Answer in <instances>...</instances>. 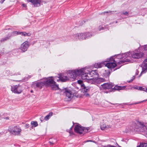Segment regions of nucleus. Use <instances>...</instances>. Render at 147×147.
Instances as JSON below:
<instances>
[{
  "label": "nucleus",
  "instance_id": "obj_27",
  "mask_svg": "<svg viewBox=\"0 0 147 147\" xmlns=\"http://www.w3.org/2000/svg\"><path fill=\"white\" fill-rule=\"evenodd\" d=\"M100 128L102 130H104V129H107V127L105 125L103 124L102 125H101Z\"/></svg>",
  "mask_w": 147,
  "mask_h": 147
},
{
  "label": "nucleus",
  "instance_id": "obj_44",
  "mask_svg": "<svg viewBox=\"0 0 147 147\" xmlns=\"http://www.w3.org/2000/svg\"><path fill=\"white\" fill-rule=\"evenodd\" d=\"M4 119H6V120H8L9 119V118L8 117H5Z\"/></svg>",
  "mask_w": 147,
  "mask_h": 147
},
{
  "label": "nucleus",
  "instance_id": "obj_49",
  "mask_svg": "<svg viewBox=\"0 0 147 147\" xmlns=\"http://www.w3.org/2000/svg\"><path fill=\"white\" fill-rule=\"evenodd\" d=\"M72 129V127L70 128V129L71 130Z\"/></svg>",
  "mask_w": 147,
  "mask_h": 147
},
{
  "label": "nucleus",
  "instance_id": "obj_50",
  "mask_svg": "<svg viewBox=\"0 0 147 147\" xmlns=\"http://www.w3.org/2000/svg\"><path fill=\"white\" fill-rule=\"evenodd\" d=\"M41 119H42V118H40V120H41V121H42L41 120Z\"/></svg>",
  "mask_w": 147,
  "mask_h": 147
},
{
  "label": "nucleus",
  "instance_id": "obj_31",
  "mask_svg": "<svg viewBox=\"0 0 147 147\" xmlns=\"http://www.w3.org/2000/svg\"><path fill=\"white\" fill-rule=\"evenodd\" d=\"M123 15L126 16H128V12L127 11L121 12V15L122 16Z\"/></svg>",
  "mask_w": 147,
  "mask_h": 147
},
{
  "label": "nucleus",
  "instance_id": "obj_14",
  "mask_svg": "<svg viewBox=\"0 0 147 147\" xmlns=\"http://www.w3.org/2000/svg\"><path fill=\"white\" fill-rule=\"evenodd\" d=\"M55 78H58V79H57V81H58L59 80H60L62 82H65L68 80V78L67 76H64L61 75L59 77H55Z\"/></svg>",
  "mask_w": 147,
  "mask_h": 147
},
{
  "label": "nucleus",
  "instance_id": "obj_15",
  "mask_svg": "<svg viewBox=\"0 0 147 147\" xmlns=\"http://www.w3.org/2000/svg\"><path fill=\"white\" fill-rule=\"evenodd\" d=\"M105 63L104 62L96 63L94 65V67L97 68H100L105 65Z\"/></svg>",
  "mask_w": 147,
  "mask_h": 147
},
{
  "label": "nucleus",
  "instance_id": "obj_25",
  "mask_svg": "<svg viewBox=\"0 0 147 147\" xmlns=\"http://www.w3.org/2000/svg\"><path fill=\"white\" fill-rule=\"evenodd\" d=\"M137 147H147V143H140V145L137 146Z\"/></svg>",
  "mask_w": 147,
  "mask_h": 147
},
{
  "label": "nucleus",
  "instance_id": "obj_17",
  "mask_svg": "<svg viewBox=\"0 0 147 147\" xmlns=\"http://www.w3.org/2000/svg\"><path fill=\"white\" fill-rule=\"evenodd\" d=\"M11 37V36L8 35L5 37L2 38L0 40V42L2 43L4 42L9 40Z\"/></svg>",
  "mask_w": 147,
  "mask_h": 147
},
{
  "label": "nucleus",
  "instance_id": "obj_5",
  "mask_svg": "<svg viewBox=\"0 0 147 147\" xmlns=\"http://www.w3.org/2000/svg\"><path fill=\"white\" fill-rule=\"evenodd\" d=\"M107 61L108 62L105 64V66L109 68H113L117 65L116 62L112 57L108 59Z\"/></svg>",
  "mask_w": 147,
  "mask_h": 147
},
{
  "label": "nucleus",
  "instance_id": "obj_1",
  "mask_svg": "<svg viewBox=\"0 0 147 147\" xmlns=\"http://www.w3.org/2000/svg\"><path fill=\"white\" fill-rule=\"evenodd\" d=\"M81 76V78L83 80L86 79L89 80L90 78L93 76H98L99 75L97 70L92 71H88L85 68L81 69H77L75 70H70L69 73V76L70 77L74 79L76 78L77 76Z\"/></svg>",
  "mask_w": 147,
  "mask_h": 147
},
{
  "label": "nucleus",
  "instance_id": "obj_2",
  "mask_svg": "<svg viewBox=\"0 0 147 147\" xmlns=\"http://www.w3.org/2000/svg\"><path fill=\"white\" fill-rule=\"evenodd\" d=\"M117 56L120 58H122L123 59H125L126 58L128 57L135 59H138L141 58L143 56V54L140 53H135L134 52H132L131 53L128 52L126 53L121 54H118Z\"/></svg>",
  "mask_w": 147,
  "mask_h": 147
},
{
  "label": "nucleus",
  "instance_id": "obj_9",
  "mask_svg": "<svg viewBox=\"0 0 147 147\" xmlns=\"http://www.w3.org/2000/svg\"><path fill=\"white\" fill-rule=\"evenodd\" d=\"M53 77H49L45 79L44 81L45 85L46 86H50L52 84L54 83V80H55V77H54L53 79Z\"/></svg>",
  "mask_w": 147,
  "mask_h": 147
},
{
  "label": "nucleus",
  "instance_id": "obj_51",
  "mask_svg": "<svg viewBox=\"0 0 147 147\" xmlns=\"http://www.w3.org/2000/svg\"><path fill=\"white\" fill-rule=\"evenodd\" d=\"M146 89H147V90H146V92H147V88H146Z\"/></svg>",
  "mask_w": 147,
  "mask_h": 147
},
{
  "label": "nucleus",
  "instance_id": "obj_26",
  "mask_svg": "<svg viewBox=\"0 0 147 147\" xmlns=\"http://www.w3.org/2000/svg\"><path fill=\"white\" fill-rule=\"evenodd\" d=\"M31 123L34 127H36L38 125L37 122L36 121H32Z\"/></svg>",
  "mask_w": 147,
  "mask_h": 147
},
{
  "label": "nucleus",
  "instance_id": "obj_20",
  "mask_svg": "<svg viewBox=\"0 0 147 147\" xmlns=\"http://www.w3.org/2000/svg\"><path fill=\"white\" fill-rule=\"evenodd\" d=\"M20 35H21L22 36H29L31 35V34L30 33H26V32H20Z\"/></svg>",
  "mask_w": 147,
  "mask_h": 147
},
{
  "label": "nucleus",
  "instance_id": "obj_48",
  "mask_svg": "<svg viewBox=\"0 0 147 147\" xmlns=\"http://www.w3.org/2000/svg\"><path fill=\"white\" fill-rule=\"evenodd\" d=\"M91 142V140H87L86 142Z\"/></svg>",
  "mask_w": 147,
  "mask_h": 147
},
{
  "label": "nucleus",
  "instance_id": "obj_13",
  "mask_svg": "<svg viewBox=\"0 0 147 147\" xmlns=\"http://www.w3.org/2000/svg\"><path fill=\"white\" fill-rule=\"evenodd\" d=\"M44 85H45V84L44 81L36 82L35 83L33 84V85L34 86L40 89L42 88V86H43Z\"/></svg>",
  "mask_w": 147,
  "mask_h": 147
},
{
  "label": "nucleus",
  "instance_id": "obj_30",
  "mask_svg": "<svg viewBox=\"0 0 147 147\" xmlns=\"http://www.w3.org/2000/svg\"><path fill=\"white\" fill-rule=\"evenodd\" d=\"M112 12H114V11H105L104 12H103L102 13H103L104 14H105V13H113Z\"/></svg>",
  "mask_w": 147,
  "mask_h": 147
},
{
  "label": "nucleus",
  "instance_id": "obj_12",
  "mask_svg": "<svg viewBox=\"0 0 147 147\" xmlns=\"http://www.w3.org/2000/svg\"><path fill=\"white\" fill-rule=\"evenodd\" d=\"M27 1L31 2L35 7L40 6L41 0H27Z\"/></svg>",
  "mask_w": 147,
  "mask_h": 147
},
{
  "label": "nucleus",
  "instance_id": "obj_41",
  "mask_svg": "<svg viewBox=\"0 0 147 147\" xmlns=\"http://www.w3.org/2000/svg\"><path fill=\"white\" fill-rule=\"evenodd\" d=\"M138 70H136V75H137L138 74Z\"/></svg>",
  "mask_w": 147,
  "mask_h": 147
},
{
  "label": "nucleus",
  "instance_id": "obj_22",
  "mask_svg": "<svg viewBox=\"0 0 147 147\" xmlns=\"http://www.w3.org/2000/svg\"><path fill=\"white\" fill-rule=\"evenodd\" d=\"M53 113L51 112H50L44 118V119L46 120H48L49 118L52 115Z\"/></svg>",
  "mask_w": 147,
  "mask_h": 147
},
{
  "label": "nucleus",
  "instance_id": "obj_34",
  "mask_svg": "<svg viewBox=\"0 0 147 147\" xmlns=\"http://www.w3.org/2000/svg\"><path fill=\"white\" fill-rule=\"evenodd\" d=\"M85 129V130H84V131H85V132H86V131H87L89 129V127H88L87 128H84V129Z\"/></svg>",
  "mask_w": 147,
  "mask_h": 147
},
{
  "label": "nucleus",
  "instance_id": "obj_10",
  "mask_svg": "<svg viewBox=\"0 0 147 147\" xmlns=\"http://www.w3.org/2000/svg\"><path fill=\"white\" fill-rule=\"evenodd\" d=\"M74 130L75 132L81 134L85 129H84V127L78 124L75 126Z\"/></svg>",
  "mask_w": 147,
  "mask_h": 147
},
{
  "label": "nucleus",
  "instance_id": "obj_33",
  "mask_svg": "<svg viewBox=\"0 0 147 147\" xmlns=\"http://www.w3.org/2000/svg\"><path fill=\"white\" fill-rule=\"evenodd\" d=\"M135 78V76H133V77L128 82H131L132 81H133V80H134V79Z\"/></svg>",
  "mask_w": 147,
  "mask_h": 147
},
{
  "label": "nucleus",
  "instance_id": "obj_28",
  "mask_svg": "<svg viewBox=\"0 0 147 147\" xmlns=\"http://www.w3.org/2000/svg\"><path fill=\"white\" fill-rule=\"evenodd\" d=\"M129 61L128 59H126L125 60H121L119 62H118V63L119 64H121L123 63L126 62H128Z\"/></svg>",
  "mask_w": 147,
  "mask_h": 147
},
{
  "label": "nucleus",
  "instance_id": "obj_42",
  "mask_svg": "<svg viewBox=\"0 0 147 147\" xmlns=\"http://www.w3.org/2000/svg\"><path fill=\"white\" fill-rule=\"evenodd\" d=\"M22 6L23 7H26V4H22Z\"/></svg>",
  "mask_w": 147,
  "mask_h": 147
},
{
  "label": "nucleus",
  "instance_id": "obj_24",
  "mask_svg": "<svg viewBox=\"0 0 147 147\" xmlns=\"http://www.w3.org/2000/svg\"><path fill=\"white\" fill-rule=\"evenodd\" d=\"M84 34L86 35V39L88 38H90L91 36H92L93 35H92L90 33L88 32H86L84 33Z\"/></svg>",
  "mask_w": 147,
  "mask_h": 147
},
{
  "label": "nucleus",
  "instance_id": "obj_7",
  "mask_svg": "<svg viewBox=\"0 0 147 147\" xmlns=\"http://www.w3.org/2000/svg\"><path fill=\"white\" fill-rule=\"evenodd\" d=\"M23 90L22 86L19 85H14L11 86V91L16 94L21 93Z\"/></svg>",
  "mask_w": 147,
  "mask_h": 147
},
{
  "label": "nucleus",
  "instance_id": "obj_37",
  "mask_svg": "<svg viewBox=\"0 0 147 147\" xmlns=\"http://www.w3.org/2000/svg\"><path fill=\"white\" fill-rule=\"evenodd\" d=\"M144 50H147V45H144Z\"/></svg>",
  "mask_w": 147,
  "mask_h": 147
},
{
  "label": "nucleus",
  "instance_id": "obj_43",
  "mask_svg": "<svg viewBox=\"0 0 147 147\" xmlns=\"http://www.w3.org/2000/svg\"><path fill=\"white\" fill-rule=\"evenodd\" d=\"M145 62H147V58L146 59H145L144 60V61L143 62V63Z\"/></svg>",
  "mask_w": 147,
  "mask_h": 147
},
{
  "label": "nucleus",
  "instance_id": "obj_6",
  "mask_svg": "<svg viewBox=\"0 0 147 147\" xmlns=\"http://www.w3.org/2000/svg\"><path fill=\"white\" fill-rule=\"evenodd\" d=\"M105 80L102 78H93L90 79L88 80V82L89 83L91 84H94L98 85L97 84H100V83L103 82Z\"/></svg>",
  "mask_w": 147,
  "mask_h": 147
},
{
  "label": "nucleus",
  "instance_id": "obj_40",
  "mask_svg": "<svg viewBox=\"0 0 147 147\" xmlns=\"http://www.w3.org/2000/svg\"><path fill=\"white\" fill-rule=\"evenodd\" d=\"M49 142L50 143V144L51 145H53L54 144V142H51V141H49Z\"/></svg>",
  "mask_w": 147,
  "mask_h": 147
},
{
  "label": "nucleus",
  "instance_id": "obj_16",
  "mask_svg": "<svg viewBox=\"0 0 147 147\" xmlns=\"http://www.w3.org/2000/svg\"><path fill=\"white\" fill-rule=\"evenodd\" d=\"M50 86L51 87L52 90H59V92H60V89H61L59 88L58 86L56 84L55 82L54 83H53V84H52Z\"/></svg>",
  "mask_w": 147,
  "mask_h": 147
},
{
  "label": "nucleus",
  "instance_id": "obj_39",
  "mask_svg": "<svg viewBox=\"0 0 147 147\" xmlns=\"http://www.w3.org/2000/svg\"><path fill=\"white\" fill-rule=\"evenodd\" d=\"M5 0H1L0 3L1 4L3 3Z\"/></svg>",
  "mask_w": 147,
  "mask_h": 147
},
{
  "label": "nucleus",
  "instance_id": "obj_19",
  "mask_svg": "<svg viewBox=\"0 0 147 147\" xmlns=\"http://www.w3.org/2000/svg\"><path fill=\"white\" fill-rule=\"evenodd\" d=\"M82 90L85 92H88L89 90V88L88 87H86L84 84L82 85Z\"/></svg>",
  "mask_w": 147,
  "mask_h": 147
},
{
  "label": "nucleus",
  "instance_id": "obj_38",
  "mask_svg": "<svg viewBox=\"0 0 147 147\" xmlns=\"http://www.w3.org/2000/svg\"><path fill=\"white\" fill-rule=\"evenodd\" d=\"M15 33H17V35H19L20 34V32H18V31H14Z\"/></svg>",
  "mask_w": 147,
  "mask_h": 147
},
{
  "label": "nucleus",
  "instance_id": "obj_47",
  "mask_svg": "<svg viewBox=\"0 0 147 147\" xmlns=\"http://www.w3.org/2000/svg\"><path fill=\"white\" fill-rule=\"evenodd\" d=\"M30 92L32 93L33 92V91L32 90H31L30 91Z\"/></svg>",
  "mask_w": 147,
  "mask_h": 147
},
{
  "label": "nucleus",
  "instance_id": "obj_21",
  "mask_svg": "<svg viewBox=\"0 0 147 147\" xmlns=\"http://www.w3.org/2000/svg\"><path fill=\"white\" fill-rule=\"evenodd\" d=\"M74 36L75 37L76 39H78L80 40H82L81 33L77 34H76Z\"/></svg>",
  "mask_w": 147,
  "mask_h": 147
},
{
  "label": "nucleus",
  "instance_id": "obj_8",
  "mask_svg": "<svg viewBox=\"0 0 147 147\" xmlns=\"http://www.w3.org/2000/svg\"><path fill=\"white\" fill-rule=\"evenodd\" d=\"M60 92H63L65 93L66 96L69 99V100H71V98L74 96V94L72 93L71 91L66 88L60 89Z\"/></svg>",
  "mask_w": 147,
  "mask_h": 147
},
{
  "label": "nucleus",
  "instance_id": "obj_11",
  "mask_svg": "<svg viewBox=\"0 0 147 147\" xmlns=\"http://www.w3.org/2000/svg\"><path fill=\"white\" fill-rule=\"evenodd\" d=\"M29 46V42L26 41L21 45L20 49L23 52H24L27 50Z\"/></svg>",
  "mask_w": 147,
  "mask_h": 147
},
{
  "label": "nucleus",
  "instance_id": "obj_23",
  "mask_svg": "<svg viewBox=\"0 0 147 147\" xmlns=\"http://www.w3.org/2000/svg\"><path fill=\"white\" fill-rule=\"evenodd\" d=\"M135 88L139 90H140L144 91L145 92H146V90H147L146 88H143L141 86H137Z\"/></svg>",
  "mask_w": 147,
  "mask_h": 147
},
{
  "label": "nucleus",
  "instance_id": "obj_3",
  "mask_svg": "<svg viewBox=\"0 0 147 147\" xmlns=\"http://www.w3.org/2000/svg\"><path fill=\"white\" fill-rule=\"evenodd\" d=\"M102 88L104 89H109L111 88L114 89L115 90H124L126 86H120L116 85L114 86V84L112 83H106L101 85Z\"/></svg>",
  "mask_w": 147,
  "mask_h": 147
},
{
  "label": "nucleus",
  "instance_id": "obj_29",
  "mask_svg": "<svg viewBox=\"0 0 147 147\" xmlns=\"http://www.w3.org/2000/svg\"><path fill=\"white\" fill-rule=\"evenodd\" d=\"M81 36H82V40L83 39H86V35L84 34V33H81Z\"/></svg>",
  "mask_w": 147,
  "mask_h": 147
},
{
  "label": "nucleus",
  "instance_id": "obj_36",
  "mask_svg": "<svg viewBox=\"0 0 147 147\" xmlns=\"http://www.w3.org/2000/svg\"><path fill=\"white\" fill-rule=\"evenodd\" d=\"M29 124H26L25 125V127L26 128H28L29 127Z\"/></svg>",
  "mask_w": 147,
  "mask_h": 147
},
{
  "label": "nucleus",
  "instance_id": "obj_35",
  "mask_svg": "<svg viewBox=\"0 0 147 147\" xmlns=\"http://www.w3.org/2000/svg\"><path fill=\"white\" fill-rule=\"evenodd\" d=\"M98 29L99 30H101L104 29V27L102 26H100Z\"/></svg>",
  "mask_w": 147,
  "mask_h": 147
},
{
  "label": "nucleus",
  "instance_id": "obj_52",
  "mask_svg": "<svg viewBox=\"0 0 147 147\" xmlns=\"http://www.w3.org/2000/svg\"><path fill=\"white\" fill-rule=\"evenodd\" d=\"M116 23H117V22L116 21Z\"/></svg>",
  "mask_w": 147,
  "mask_h": 147
},
{
  "label": "nucleus",
  "instance_id": "obj_32",
  "mask_svg": "<svg viewBox=\"0 0 147 147\" xmlns=\"http://www.w3.org/2000/svg\"><path fill=\"white\" fill-rule=\"evenodd\" d=\"M78 82L79 84H80L81 85V87H82V85L84 84L83 83L82 81L81 80H78Z\"/></svg>",
  "mask_w": 147,
  "mask_h": 147
},
{
  "label": "nucleus",
  "instance_id": "obj_18",
  "mask_svg": "<svg viewBox=\"0 0 147 147\" xmlns=\"http://www.w3.org/2000/svg\"><path fill=\"white\" fill-rule=\"evenodd\" d=\"M147 71V63H144V66L143 68V71L140 74L139 76V77H140L141 76V74L143 73H145Z\"/></svg>",
  "mask_w": 147,
  "mask_h": 147
},
{
  "label": "nucleus",
  "instance_id": "obj_4",
  "mask_svg": "<svg viewBox=\"0 0 147 147\" xmlns=\"http://www.w3.org/2000/svg\"><path fill=\"white\" fill-rule=\"evenodd\" d=\"M9 130L11 134L14 135H20L22 131L21 128L18 126H10Z\"/></svg>",
  "mask_w": 147,
  "mask_h": 147
},
{
  "label": "nucleus",
  "instance_id": "obj_45",
  "mask_svg": "<svg viewBox=\"0 0 147 147\" xmlns=\"http://www.w3.org/2000/svg\"><path fill=\"white\" fill-rule=\"evenodd\" d=\"M13 33L14 34V35L15 36H16V35H17V33H15L14 32V31L13 32Z\"/></svg>",
  "mask_w": 147,
  "mask_h": 147
},
{
  "label": "nucleus",
  "instance_id": "obj_46",
  "mask_svg": "<svg viewBox=\"0 0 147 147\" xmlns=\"http://www.w3.org/2000/svg\"><path fill=\"white\" fill-rule=\"evenodd\" d=\"M20 72H18V74H16V75H20Z\"/></svg>",
  "mask_w": 147,
  "mask_h": 147
},
{
  "label": "nucleus",
  "instance_id": "obj_53",
  "mask_svg": "<svg viewBox=\"0 0 147 147\" xmlns=\"http://www.w3.org/2000/svg\"><path fill=\"white\" fill-rule=\"evenodd\" d=\"M119 147H121V146H119Z\"/></svg>",
  "mask_w": 147,
  "mask_h": 147
}]
</instances>
